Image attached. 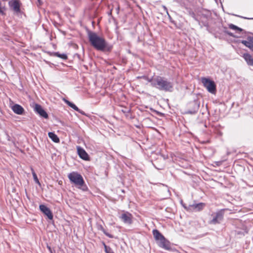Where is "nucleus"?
<instances>
[{"label": "nucleus", "instance_id": "obj_1", "mask_svg": "<svg viewBox=\"0 0 253 253\" xmlns=\"http://www.w3.org/2000/svg\"><path fill=\"white\" fill-rule=\"evenodd\" d=\"M87 35L90 44L97 50L103 52H110L112 50L113 45L109 44L103 37L91 31L88 32Z\"/></svg>", "mask_w": 253, "mask_h": 253}, {"label": "nucleus", "instance_id": "obj_2", "mask_svg": "<svg viewBox=\"0 0 253 253\" xmlns=\"http://www.w3.org/2000/svg\"><path fill=\"white\" fill-rule=\"evenodd\" d=\"M138 78H143L147 81L151 83L153 87H156L160 90L171 92L173 89V83L169 81L165 77L156 76L152 78H149L147 76H143Z\"/></svg>", "mask_w": 253, "mask_h": 253}, {"label": "nucleus", "instance_id": "obj_3", "mask_svg": "<svg viewBox=\"0 0 253 253\" xmlns=\"http://www.w3.org/2000/svg\"><path fill=\"white\" fill-rule=\"evenodd\" d=\"M68 177L71 183H74L76 186L79 187H83L82 189L86 190L87 187L84 185V181L82 176L77 172H72L70 173Z\"/></svg>", "mask_w": 253, "mask_h": 253}, {"label": "nucleus", "instance_id": "obj_4", "mask_svg": "<svg viewBox=\"0 0 253 253\" xmlns=\"http://www.w3.org/2000/svg\"><path fill=\"white\" fill-rule=\"evenodd\" d=\"M204 86L207 89L209 92L214 94L216 92V85L214 82L209 79L203 78L201 79Z\"/></svg>", "mask_w": 253, "mask_h": 253}, {"label": "nucleus", "instance_id": "obj_5", "mask_svg": "<svg viewBox=\"0 0 253 253\" xmlns=\"http://www.w3.org/2000/svg\"><path fill=\"white\" fill-rule=\"evenodd\" d=\"M211 216L212 219L209 221V224L213 225L220 224L223 219L224 211L222 210L219 211L216 213H212Z\"/></svg>", "mask_w": 253, "mask_h": 253}, {"label": "nucleus", "instance_id": "obj_6", "mask_svg": "<svg viewBox=\"0 0 253 253\" xmlns=\"http://www.w3.org/2000/svg\"><path fill=\"white\" fill-rule=\"evenodd\" d=\"M199 107L200 103L199 101L197 100H194L189 103V108L186 111L185 113L191 115L195 114L198 112Z\"/></svg>", "mask_w": 253, "mask_h": 253}, {"label": "nucleus", "instance_id": "obj_7", "mask_svg": "<svg viewBox=\"0 0 253 253\" xmlns=\"http://www.w3.org/2000/svg\"><path fill=\"white\" fill-rule=\"evenodd\" d=\"M8 5L10 9L14 13L18 14L21 12V3L19 0H10L8 2Z\"/></svg>", "mask_w": 253, "mask_h": 253}, {"label": "nucleus", "instance_id": "obj_8", "mask_svg": "<svg viewBox=\"0 0 253 253\" xmlns=\"http://www.w3.org/2000/svg\"><path fill=\"white\" fill-rule=\"evenodd\" d=\"M185 209L188 211H202L205 206V204L203 203H200L198 204H195L192 205H189L188 207L183 205Z\"/></svg>", "mask_w": 253, "mask_h": 253}, {"label": "nucleus", "instance_id": "obj_9", "mask_svg": "<svg viewBox=\"0 0 253 253\" xmlns=\"http://www.w3.org/2000/svg\"><path fill=\"white\" fill-rule=\"evenodd\" d=\"M120 218L126 224H131L132 222V215L127 211L123 213L120 215Z\"/></svg>", "mask_w": 253, "mask_h": 253}, {"label": "nucleus", "instance_id": "obj_10", "mask_svg": "<svg viewBox=\"0 0 253 253\" xmlns=\"http://www.w3.org/2000/svg\"><path fill=\"white\" fill-rule=\"evenodd\" d=\"M34 110L35 112H36L37 114H39L40 116L45 119H47L48 118V114L42 108L41 105L38 104H35Z\"/></svg>", "mask_w": 253, "mask_h": 253}, {"label": "nucleus", "instance_id": "obj_11", "mask_svg": "<svg viewBox=\"0 0 253 253\" xmlns=\"http://www.w3.org/2000/svg\"><path fill=\"white\" fill-rule=\"evenodd\" d=\"M40 211L50 219H53V214L51 210L44 205H40L39 206Z\"/></svg>", "mask_w": 253, "mask_h": 253}, {"label": "nucleus", "instance_id": "obj_12", "mask_svg": "<svg viewBox=\"0 0 253 253\" xmlns=\"http://www.w3.org/2000/svg\"><path fill=\"white\" fill-rule=\"evenodd\" d=\"M159 246L162 248H163L166 250H169L171 248L170 244L169 242L167 240L165 237L163 239L157 242Z\"/></svg>", "mask_w": 253, "mask_h": 253}, {"label": "nucleus", "instance_id": "obj_13", "mask_svg": "<svg viewBox=\"0 0 253 253\" xmlns=\"http://www.w3.org/2000/svg\"><path fill=\"white\" fill-rule=\"evenodd\" d=\"M77 149L78 154L81 159L86 161L89 160L88 155L83 148L80 146H77Z\"/></svg>", "mask_w": 253, "mask_h": 253}, {"label": "nucleus", "instance_id": "obj_14", "mask_svg": "<svg viewBox=\"0 0 253 253\" xmlns=\"http://www.w3.org/2000/svg\"><path fill=\"white\" fill-rule=\"evenodd\" d=\"M12 110L16 114L22 115L24 112V108L20 105L15 104L11 107Z\"/></svg>", "mask_w": 253, "mask_h": 253}, {"label": "nucleus", "instance_id": "obj_15", "mask_svg": "<svg viewBox=\"0 0 253 253\" xmlns=\"http://www.w3.org/2000/svg\"><path fill=\"white\" fill-rule=\"evenodd\" d=\"M242 56L248 65L253 66V58L250 54L245 53Z\"/></svg>", "mask_w": 253, "mask_h": 253}, {"label": "nucleus", "instance_id": "obj_16", "mask_svg": "<svg viewBox=\"0 0 253 253\" xmlns=\"http://www.w3.org/2000/svg\"><path fill=\"white\" fill-rule=\"evenodd\" d=\"M65 102L70 107H71L74 110H76V111L78 112L79 113H81V114L84 115V113L75 104L73 103L72 102L68 101V100L64 99Z\"/></svg>", "mask_w": 253, "mask_h": 253}, {"label": "nucleus", "instance_id": "obj_17", "mask_svg": "<svg viewBox=\"0 0 253 253\" xmlns=\"http://www.w3.org/2000/svg\"><path fill=\"white\" fill-rule=\"evenodd\" d=\"M153 235L157 242L161 240L162 239H163L164 237V236L159 232V231L157 229H154L153 230Z\"/></svg>", "mask_w": 253, "mask_h": 253}, {"label": "nucleus", "instance_id": "obj_18", "mask_svg": "<svg viewBox=\"0 0 253 253\" xmlns=\"http://www.w3.org/2000/svg\"><path fill=\"white\" fill-rule=\"evenodd\" d=\"M49 137L54 142L58 143L60 141V139L56 134L54 132H49L48 133Z\"/></svg>", "mask_w": 253, "mask_h": 253}, {"label": "nucleus", "instance_id": "obj_19", "mask_svg": "<svg viewBox=\"0 0 253 253\" xmlns=\"http://www.w3.org/2000/svg\"><path fill=\"white\" fill-rule=\"evenodd\" d=\"M229 28L230 29H232V30H236L237 33H239V32H241V31H243L242 29L237 27L236 25H234L233 24H229Z\"/></svg>", "mask_w": 253, "mask_h": 253}, {"label": "nucleus", "instance_id": "obj_20", "mask_svg": "<svg viewBox=\"0 0 253 253\" xmlns=\"http://www.w3.org/2000/svg\"><path fill=\"white\" fill-rule=\"evenodd\" d=\"M103 233L104 234L106 235L107 237L110 238H113V236L109 233H108V232H107L106 231V230L104 229V228L102 226H100V228H99Z\"/></svg>", "mask_w": 253, "mask_h": 253}, {"label": "nucleus", "instance_id": "obj_21", "mask_svg": "<svg viewBox=\"0 0 253 253\" xmlns=\"http://www.w3.org/2000/svg\"><path fill=\"white\" fill-rule=\"evenodd\" d=\"M56 56L60 57L63 59H67V56L65 54H60L58 52H56L55 53Z\"/></svg>", "mask_w": 253, "mask_h": 253}, {"label": "nucleus", "instance_id": "obj_22", "mask_svg": "<svg viewBox=\"0 0 253 253\" xmlns=\"http://www.w3.org/2000/svg\"><path fill=\"white\" fill-rule=\"evenodd\" d=\"M104 246L105 252L106 253H113L111 248L105 245V243H103Z\"/></svg>", "mask_w": 253, "mask_h": 253}, {"label": "nucleus", "instance_id": "obj_23", "mask_svg": "<svg viewBox=\"0 0 253 253\" xmlns=\"http://www.w3.org/2000/svg\"><path fill=\"white\" fill-rule=\"evenodd\" d=\"M32 174H33V178H34V179L35 180V181L38 183V184H40V182H39V180L38 178V177L37 176V174L36 173H35V172L34 171V169H32Z\"/></svg>", "mask_w": 253, "mask_h": 253}, {"label": "nucleus", "instance_id": "obj_24", "mask_svg": "<svg viewBox=\"0 0 253 253\" xmlns=\"http://www.w3.org/2000/svg\"><path fill=\"white\" fill-rule=\"evenodd\" d=\"M241 43L244 44L246 46L249 47L250 48V47L251 46V45L253 44L252 43L249 42V41L243 40L241 41Z\"/></svg>", "mask_w": 253, "mask_h": 253}, {"label": "nucleus", "instance_id": "obj_25", "mask_svg": "<svg viewBox=\"0 0 253 253\" xmlns=\"http://www.w3.org/2000/svg\"><path fill=\"white\" fill-rule=\"evenodd\" d=\"M248 40L249 42L253 44V37H248Z\"/></svg>", "mask_w": 253, "mask_h": 253}, {"label": "nucleus", "instance_id": "obj_26", "mask_svg": "<svg viewBox=\"0 0 253 253\" xmlns=\"http://www.w3.org/2000/svg\"><path fill=\"white\" fill-rule=\"evenodd\" d=\"M225 33L226 34H227L228 35H229L230 36H231V37H235L234 34L230 32H229V31H225Z\"/></svg>", "mask_w": 253, "mask_h": 253}, {"label": "nucleus", "instance_id": "obj_27", "mask_svg": "<svg viewBox=\"0 0 253 253\" xmlns=\"http://www.w3.org/2000/svg\"><path fill=\"white\" fill-rule=\"evenodd\" d=\"M1 1H0V14H2V15H4V12H3V11L1 9Z\"/></svg>", "mask_w": 253, "mask_h": 253}, {"label": "nucleus", "instance_id": "obj_28", "mask_svg": "<svg viewBox=\"0 0 253 253\" xmlns=\"http://www.w3.org/2000/svg\"><path fill=\"white\" fill-rule=\"evenodd\" d=\"M47 248L48 249V250L50 252V253H52L51 248L50 247H49V246H47Z\"/></svg>", "mask_w": 253, "mask_h": 253}, {"label": "nucleus", "instance_id": "obj_29", "mask_svg": "<svg viewBox=\"0 0 253 253\" xmlns=\"http://www.w3.org/2000/svg\"><path fill=\"white\" fill-rule=\"evenodd\" d=\"M250 49L253 51V44L251 45V47H250Z\"/></svg>", "mask_w": 253, "mask_h": 253}, {"label": "nucleus", "instance_id": "obj_30", "mask_svg": "<svg viewBox=\"0 0 253 253\" xmlns=\"http://www.w3.org/2000/svg\"><path fill=\"white\" fill-rule=\"evenodd\" d=\"M167 13L169 16V19H171V18L170 16L169 15L168 10H167Z\"/></svg>", "mask_w": 253, "mask_h": 253}, {"label": "nucleus", "instance_id": "obj_31", "mask_svg": "<svg viewBox=\"0 0 253 253\" xmlns=\"http://www.w3.org/2000/svg\"><path fill=\"white\" fill-rule=\"evenodd\" d=\"M38 2L41 3V0H38Z\"/></svg>", "mask_w": 253, "mask_h": 253}, {"label": "nucleus", "instance_id": "obj_32", "mask_svg": "<svg viewBox=\"0 0 253 253\" xmlns=\"http://www.w3.org/2000/svg\"><path fill=\"white\" fill-rule=\"evenodd\" d=\"M242 17L243 18H245V19H248V18H246V17Z\"/></svg>", "mask_w": 253, "mask_h": 253}]
</instances>
